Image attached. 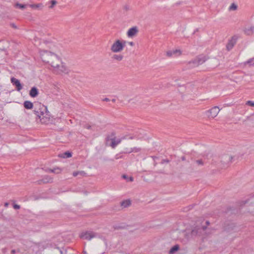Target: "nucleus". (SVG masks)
<instances>
[{"label": "nucleus", "instance_id": "obj_1", "mask_svg": "<svg viewBox=\"0 0 254 254\" xmlns=\"http://www.w3.org/2000/svg\"><path fill=\"white\" fill-rule=\"evenodd\" d=\"M37 107H34V113L36 116V120H39L42 124L48 125L52 122L50 112L46 106L41 104H37Z\"/></svg>", "mask_w": 254, "mask_h": 254}, {"label": "nucleus", "instance_id": "obj_2", "mask_svg": "<svg viewBox=\"0 0 254 254\" xmlns=\"http://www.w3.org/2000/svg\"><path fill=\"white\" fill-rule=\"evenodd\" d=\"M53 68L54 72L58 74L67 73L68 70L65 65L62 62L59 58V63L54 60H52L48 63Z\"/></svg>", "mask_w": 254, "mask_h": 254}, {"label": "nucleus", "instance_id": "obj_3", "mask_svg": "<svg viewBox=\"0 0 254 254\" xmlns=\"http://www.w3.org/2000/svg\"><path fill=\"white\" fill-rule=\"evenodd\" d=\"M40 54L42 61L45 63L48 64L52 60L59 63V57L53 53L43 50L40 52Z\"/></svg>", "mask_w": 254, "mask_h": 254}, {"label": "nucleus", "instance_id": "obj_4", "mask_svg": "<svg viewBox=\"0 0 254 254\" xmlns=\"http://www.w3.org/2000/svg\"><path fill=\"white\" fill-rule=\"evenodd\" d=\"M125 41L116 40L111 47V50L114 53L121 52L126 46Z\"/></svg>", "mask_w": 254, "mask_h": 254}, {"label": "nucleus", "instance_id": "obj_5", "mask_svg": "<svg viewBox=\"0 0 254 254\" xmlns=\"http://www.w3.org/2000/svg\"><path fill=\"white\" fill-rule=\"evenodd\" d=\"M80 238L81 239H83L86 240L90 241L92 239L94 238H99L100 237V235L93 231H87L85 232H82L80 234Z\"/></svg>", "mask_w": 254, "mask_h": 254}, {"label": "nucleus", "instance_id": "obj_6", "mask_svg": "<svg viewBox=\"0 0 254 254\" xmlns=\"http://www.w3.org/2000/svg\"><path fill=\"white\" fill-rule=\"evenodd\" d=\"M233 157L229 155L226 154L221 157V163L222 165V168H227L229 165L232 162Z\"/></svg>", "mask_w": 254, "mask_h": 254}, {"label": "nucleus", "instance_id": "obj_7", "mask_svg": "<svg viewBox=\"0 0 254 254\" xmlns=\"http://www.w3.org/2000/svg\"><path fill=\"white\" fill-rule=\"evenodd\" d=\"M206 228V226H197L193 228L191 231V235L192 237L200 236L202 232L205 231Z\"/></svg>", "mask_w": 254, "mask_h": 254}, {"label": "nucleus", "instance_id": "obj_8", "mask_svg": "<svg viewBox=\"0 0 254 254\" xmlns=\"http://www.w3.org/2000/svg\"><path fill=\"white\" fill-rule=\"evenodd\" d=\"M125 138H126L125 137H123L121 138L116 139L115 137V133L113 132L111 134V143L110 145L113 148H115L117 146V145H118L119 143H121V142L122 141V140L123 139H124Z\"/></svg>", "mask_w": 254, "mask_h": 254}, {"label": "nucleus", "instance_id": "obj_9", "mask_svg": "<svg viewBox=\"0 0 254 254\" xmlns=\"http://www.w3.org/2000/svg\"><path fill=\"white\" fill-rule=\"evenodd\" d=\"M206 59H207L205 56L200 55L190 63L194 64V66H198L204 63L206 61Z\"/></svg>", "mask_w": 254, "mask_h": 254}, {"label": "nucleus", "instance_id": "obj_10", "mask_svg": "<svg viewBox=\"0 0 254 254\" xmlns=\"http://www.w3.org/2000/svg\"><path fill=\"white\" fill-rule=\"evenodd\" d=\"M11 82L16 87L18 91H20L22 89V86L20 83L19 80L12 77L10 79Z\"/></svg>", "mask_w": 254, "mask_h": 254}, {"label": "nucleus", "instance_id": "obj_11", "mask_svg": "<svg viewBox=\"0 0 254 254\" xmlns=\"http://www.w3.org/2000/svg\"><path fill=\"white\" fill-rule=\"evenodd\" d=\"M237 38L235 37H233L230 40L227 44L226 48L228 51L231 50L236 43Z\"/></svg>", "mask_w": 254, "mask_h": 254}, {"label": "nucleus", "instance_id": "obj_12", "mask_svg": "<svg viewBox=\"0 0 254 254\" xmlns=\"http://www.w3.org/2000/svg\"><path fill=\"white\" fill-rule=\"evenodd\" d=\"M138 32V30L136 27L130 28L127 32V35L128 37H132L134 36Z\"/></svg>", "mask_w": 254, "mask_h": 254}, {"label": "nucleus", "instance_id": "obj_13", "mask_svg": "<svg viewBox=\"0 0 254 254\" xmlns=\"http://www.w3.org/2000/svg\"><path fill=\"white\" fill-rule=\"evenodd\" d=\"M53 181V179L52 178L48 176H45L43 177L42 180H39L37 181L38 184L41 185L42 184H46L52 183Z\"/></svg>", "mask_w": 254, "mask_h": 254}, {"label": "nucleus", "instance_id": "obj_14", "mask_svg": "<svg viewBox=\"0 0 254 254\" xmlns=\"http://www.w3.org/2000/svg\"><path fill=\"white\" fill-rule=\"evenodd\" d=\"M219 109L218 108V107L217 106H215L214 107H213L212 108H211L209 111V113H210V116L214 118H215V117L217 116V115H218V113L219 112Z\"/></svg>", "mask_w": 254, "mask_h": 254}, {"label": "nucleus", "instance_id": "obj_15", "mask_svg": "<svg viewBox=\"0 0 254 254\" xmlns=\"http://www.w3.org/2000/svg\"><path fill=\"white\" fill-rule=\"evenodd\" d=\"M244 32L247 35H252L254 33V26H251L246 28L244 30Z\"/></svg>", "mask_w": 254, "mask_h": 254}, {"label": "nucleus", "instance_id": "obj_16", "mask_svg": "<svg viewBox=\"0 0 254 254\" xmlns=\"http://www.w3.org/2000/svg\"><path fill=\"white\" fill-rule=\"evenodd\" d=\"M39 91L38 89L36 87H33L31 88L29 91V95L33 98H35L38 96Z\"/></svg>", "mask_w": 254, "mask_h": 254}, {"label": "nucleus", "instance_id": "obj_17", "mask_svg": "<svg viewBox=\"0 0 254 254\" xmlns=\"http://www.w3.org/2000/svg\"><path fill=\"white\" fill-rule=\"evenodd\" d=\"M23 106L26 109H32L33 108V104L29 101H25L23 103Z\"/></svg>", "mask_w": 254, "mask_h": 254}, {"label": "nucleus", "instance_id": "obj_18", "mask_svg": "<svg viewBox=\"0 0 254 254\" xmlns=\"http://www.w3.org/2000/svg\"><path fill=\"white\" fill-rule=\"evenodd\" d=\"M180 249V246L179 245H175L173 247L171 248L170 250L169 254H174L175 252L178 251Z\"/></svg>", "mask_w": 254, "mask_h": 254}, {"label": "nucleus", "instance_id": "obj_19", "mask_svg": "<svg viewBox=\"0 0 254 254\" xmlns=\"http://www.w3.org/2000/svg\"><path fill=\"white\" fill-rule=\"evenodd\" d=\"M58 156L61 158H67L71 156V153L69 151H66L64 153L59 154Z\"/></svg>", "mask_w": 254, "mask_h": 254}, {"label": "nucleus", "instance_id": "obj_20", "mask_svg": "<svg viewBox=\"0 0 254 254\" xmlns=\"http://www.w3.org/2000/svg\"><path fill=\"white\" fill-rule=\"evenodd\" d=\"M131 204V201L129 200H125L121 202V205L124 208L127 207Z\"/></svg>", "mask_w": 254, "mask_h": 254}, {"label": "nucleus", "instance_id": "obj_21", "mask_svg": "<svg viewBox=\"0 0 254 254\" xmlns=\"http://www.w3.org/2000/svg\"><path fill=\"white\" fill-rule=\"evenodd\" d=\"M140 150V148H136V147H134V148H130L129 150H127L126 151H124V153H130L132 152H138Z\"/></svg>", "mask_w": 254, "mask_h": 254}, {"label": "nucleus", "instance_id": "obj_22", "mask_svg": "<svg viewBox=\"0 0 254 254\" xmlns=\"http://www.w3.org/2000/svg\"><path fill=\"white\" fill-rule=\"evenodd\" d=\"M112 58L118 61H121L123 59V56L122 55H114Z\"/></svg>", "mask_w": 254, "mask_h": 254}, {"label": "nucleus", "instance_id": "obj_23", "mask_svg": "<svg viewBox=\"0 0 254 254\" xmlns=\"http://www.w3.org/2000/svg\"><path fill=\"white\" fill-rule=\"evenodd\" d=\"M79 175L81 176H84L86 173L84 171H76L73 173V176L74 177H76Z\"/></svg>", "mask_w": 254, "mask_h": 254}, {"label": "nucleus", "instance_id": "obj_24", "mask_svg": "<svg viewBox=\"0 0 254 254\" xmlns=\"http://www.w3.org/2000/svg\"><path fill=\"white\" fill-rule=\"evenodd\" d=\"M26 5L23 4H21L19 3H16L15 4V7L16 8H19L21 9H23L26 7Z\"/></svg>", "mask_w": 254, "mask_h": 254}, {"label": "nucleus", "instance_id": "obj_25", "mask_svg": "<svg viewBox=\"0 0 254 254\" xmlns=\"http://www.w3.org/2000/svg\"><path fill=\"white\" fill-rule=\"evenodd\" d=\"M122 178L127 180V182H132L133 181V178L132 177L128 178V176L126 175H123L122 176Z\"/></svg>", "mask_w": 254, "mask_h": 254}, {"label": "nucleus", "instance_id": "obj_26", "mask_svg": "<svg viewBox=\"0 0 254 254\" xmlns=\"http://www.w3.org/2000/svg\"><path fill=\"white\" fill-rule=\"evenodd\" d=\"M246 64H249L250 65L254 66V57L247 61L246 62Z\"/></svg>", "mask_w": 254, "mask_h": 254}, {"label": "nucleus", "instance_id": "obj_27", "mask_svg": "<svg viewBox=\"0 0 254 254\" xmlns=\"http://www.w3.org/2000/svg\"><path fill=\"white\" fill-rule=\"evenodd\" d=\"M237 8V5L234 3H233L229 7V10H235Z\"/></svg>", "mask_w": 254, "mask_h": 254}, {"label": "nucleus", "instance_id": "obj_28", "mask_svg": "<svg viewBox=\"0 0 254 254\" xmlns=\"http://www.w3.org/2000/svg\"><path fill=\"white\" fill-rule=\"evenodd\" d=\"M50 172L58 174L61 172V170L59 168H55L54 169H49Z\"/></svg>", "mask_w": 254, "mask_h": 254}, {"label": "nucleus", "instance_id": "obj_29", "mask_svg": "<svg viewBox=\"0 0 254 254\" xmlns=\"http://www.w3.org/2000/svg\"><path fill=\"white\" fill-rule=\"evenodd\" d=\"M51 5L49 6L50 8H52L57 4V1L55 0H52L51 1Z\"/></svg>", "mask_w": 254, "mask_h": 254}, {"label": "nucleus", "instance_id": "obj_30", "mask_svg": "<svg viewBox=\"0 0 254 254\" xmlns=\"http://www.w3.org/2000/svg\"><path fill=\"white\" fill-rule=\"evenodd\" d=\"M196 163L198 165L203 166L204 164V163L201 159L197 160L196 161Z\"/></svg>", "mask_w": 254, "mask_h": 254}, {"label": "nucleus", "instance_id": "obj_31", "mask_svg": "<svg viewBox=\"0 0 254 254\" xmlns=\"http://www.w3.org/2000/svg\"><path fill=\"white\" fill-rule=\"evenodd\" d=\"M246 105L251 106L252 107H254V102L251 101H248L246 103Z\"/></svg>", "mask_w": 254, "mask_h": 254}, {"label": "nucleus", "instance_id": "obj_32", "mask_svg": "<svg viewBox=\"0 0 254 254\" xmlns=\"http://www.w3.org/2000/svg\"><path fill=\"white\" fill-rule=\"evenodd\" d=\"M166 54L168 57H171L174 54V53L173 51H169L167 52Z\"/></svg>", "mask_w": 254, "mask_h": 254}, {"label": "nucleus", "instance_id": "obj_33", "mask_svg": "<svg viewBox=\"0 0 254 254\" xmlns=\"http://www.w3.org/2000/svg\"><path fill=\"white\" fill-rule=\"evenodd\" d=\"M30 6L33 8H38L39 7V4H34L30 5Z\"/></svg>", "mask_w": 254, "mask_h": 254}, {"label": "nucleus", "instance_id": "obj_34", "mask_svg": "<svg viewBox=\"0 0 254 254\" xmlns=\"http://www.w3.org/2000/svg\"><path fill=\"white\" fill-rule=\"evenodd\" d=\"M123 9L126 11H127L129 9V6L128 4H126L124 6Z\"/></svg>", "mask_w": 254, "mask_h": 254}, {"label": "nucleus", "instance_id": "obj_35", "mask_svg": "<svg viewBox=\"0 0 254 254\" xmlns=\"http://www.w3.org/2000/svg\"><path fill=\"white\" fill-rule=\"evenodd\" d=\"M114 228L115 229H123L124 228V226H114Z\"/></svg>", "mask_w": 254, "mask_h": 254}, {"label": "nucleus", "instance_id": "obj_36", "mask_svg": "<svg viewBox=\"0 0 254 254\" xmlns=\"http://www.w3.org/2000/svg\"><path fill=\"white\" fill-rule=\"evenodd\" d=\"M84 128H86L88 129L92 128V126L88 124H86L85 125H84Z\"/></svg>", "mask_w": 254, "mask_h": 254}, {"label": "nucleus", "instance_id": "obj_37", "mask_svg": "<svg viewBox=\"0 0 254 254\" xmlns=\"http://www.w3.org/2000/svg\"><path fill=\"white\" fill-rule=\"evenodd\" d=\"M13 206V208L15 209H19L20 207V205L16 204H14Z\"/></svg>", "mask_w": 254, "mask_h": 254}, {"label": "nucleus", "instance_id": "obj_38", "mask_svg": "<svg viewBox=\"0 0 254 254\" xmlns=\"http://www.w3.org/2000/svg\"><path fill=\"white\" fill-rule=\"evenodd\" d=\"M173 52L174 54H176L179 53V55H180L181 53V51L179 50H175L173 51Z\"/></svg>", "mask_w": 254, "mask_h": 254}, {"label": "nucleus", "instance_id": "obj_39", "mask_svg": "<svg viewBox=\"0 0 254 254\" xmlns=\"http://www.w3.org/2000/svg\"><path fill=\"white\" fill-rule=\"evenodd\" d=\"M169 160H168V159H163L162 161V163H169Z\"/></svg>", "mask_w": 254, "mask_h": 254}, {"label": "nucleus", "instance_id": "obj_40", "mask_svg": "<svg viewBox=\"0 0 254 254\" xmlns=\"http://www.w3.org/2000/svg\"><path fill=\"white\" fill-rule=\"evenodd\" d=\"M103 101L108 102V101H110V99L109 98H105L104 99H103Z\"/></svg>", "mask_w": 254, "mask_h": 254}, {"label": "nucleus", "instance_id": "obj_41", "mask_svg": "<svg viewBox=\"0 0 254 254\" xmlns=\"http://www.w3.org/2000/svg\"><path fill=\"white\" fill-rule=\"evenodd\" d=\"M16 253V251L15 250H12L11 251V254H15Z\"/></svg>", "mask_w": 254, "mask_h": 254}, {"label": "nucleus", "instance_id": "obj_42", "mask_svg": "<svg viewBox=\"0 0 254 254\" xmlns=\"http://www.w3.org/2000/svg\"><path fill=\"white\" fill-rule=\"evenodd\" d=\"M129 44L131 46H133L134 45V43L133 42H130L129 43Z\"/></svg>", "mask_w": 254, "mask_h": 254}, {"label": "nucleus", "instance_id": "obj_43", "mask_svg": "<svg viewBox=\"0 0 254 254\" xmlns=\"http://www.w3.org/2000/svg\"><path fill=\"white\" fill-rule=\"evenodd\" d=\"M181 159H182V160L183 161H184V160H185V159H185V156H183V157H182Z\"/></svg>", "mask_w": 254, "mask_h": 254}, {"label": "nucleus", "instance_id": "obj_44", "mask_svg": "<svg viewBox=\"0 0 254 254\" xmlns=\"http://www.w3.org/2000/svg\"><path fill=\"white\" fill-rule=\"evenodd\" d=\"M205 223L206 224V225H209V224H210L209 222V221H206V222H205Z\"/></svg>", "mask_w": 254, "mask_h": 254}, {"label": "nucleus", "instance_id": "obj_45", "mask_svg": "<svg viewBox=\"0 0 254 254\" xmlns=\"http://www.w3.org/2000/svg\"><path fill=\"white\" fill-rule=\"evenodd\" d=\"M11 25L13 27L16 28V26L14 24H12Z\"/></svg>", "mask_w": 254, "mask_h": 254}, {"label": "nucleus", "instance_id": "obj_46", "mask_svg": "<svg viewBox=\"0 0 254 254\" xmlns=\"http://www.w3.org/2000/svg\"><path fill=\"white\" fill-rule=\"evenodd\" d=\"M112 101L113 102H115L116 101V99H113L112 100Z\"/></svg>", "mask_w": 254, "mask_h": 254}, {"label": "nucleus", "instance_id": "obj_47", "mask_svg": "<svg viewBox=\"0 0 254 254\" xmlns=\"http://www.w3.org/2000/svg\"><path fill=\"white\" fill-rule=\"evenodd\" d=\"M8 205V203H5L4 204V205L6 206H7Z\"/></svg>", "mask_w": 254, "mask_h": 254}, {"label": "nucleus", "instance_id": "obj_48", "mask_svg": "<svg viewBox=\"0 0 254 254\" xmlns=\"http://www.w3.org/2000/svg\"><path fill=\"white\" fill-rule=\"evenodd\" d=\"M129 138H130V139H133V136H130V137H129Z\"/></svg>", "mask_w": 254, "mask_h": 254}, {"label": "nucleus", "instance_id": "obj_49", "mask_svg": "<svg viewBox=\"0 0 254 254\" xmlns=\"http://www.w3.org/2000/svg\"><path fill=\"white\" fill-rule=\"evenodd\" d=\"M60 253H61V254H63V252H62V251H61V250L60 251Z\"/></svg>", "mask_w": 254, "mask_h": 254}]
</instances>
